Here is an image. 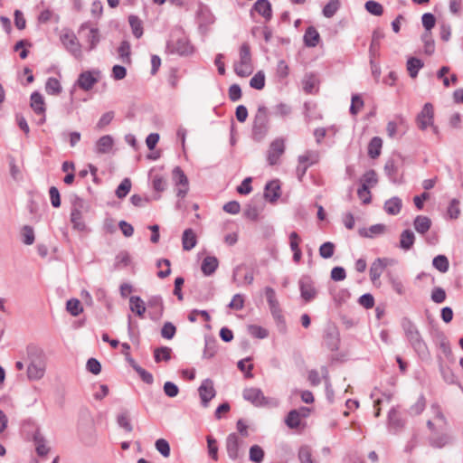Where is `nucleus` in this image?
I'll return each instance as SVG.
<instances>
[{"label":"nucleus","mask_w":463,"mask_h":463,"mask_svg":"<svg viewBox=\"0 0 463 463\" xmlns=\"http://www.w3.org/2000/svg\"><path fill=\"white\" fill-rule=\"evenodd\" d=\"M271 315L276 321L278 326H279L280 331L285 332L286 331V321L282 315V311L279 307L270 309Z\"/></svg>","instance_id":"obj_62"},{"label":"nucleus","mask_w":463,"mask_h":463,"mask_svg":"<svg viewBox=\"0 0 463 463\" xmlns=\"http://www.w3.org/2000/svg\"><path fill=\"white\" fill-rule=\"evenodd\" d=\"M265 452L259 445H252L249 451V459L253 463H261L263 461Z\"/></svg>","instance_id":"obj_42"},{"label":"nucleus","mask_w":463,"mask_h":463,"mask_svg":"<svg viewBox=\"0 0 463 463\" xmlns=\"http://www.w3.org/2000/svg\"><path fill=\"white\" fill-rule=\"evenodd\" d=\"M402 206V202L399 197H392L384 203V210L390 215H397Z\"/></svg>","instance_id":"obj_32"},{"label":"nucleus","mask_w":463,"mask_h":463,"mask_svg":"<svg viewBox=\"0 0 463 463\" xmlns=\"http://www.w3.org/2000/svg\"><path fill=\"white\" fill-rule=\"evenodd\" d=\"M298 459L300 463H318L312 454V449L309 446H301L298 449Z\"/></svg>","instance_id":"obj_41"},{"label":"nucleus","mask_w":463,"mask_h":463,"mask_svg":"<svg viewBox=\"0 0 463 463\" xmlns=\"http://www.w3.org/2000/svg\"><path fill=\"white\" fill-rule=\"evenodd\" d=\"M197 237L193 229H185L182 236V245L184 250H191L196 246Z\"/></svg>","instance_id":"obj_25"},{"label":"nucleus","mask_w":463,"mask_h":463,"mask_svg":"<svg viewBox=\"0 0 463 463\" xmlns=\"http://www.w3.org/2000/svg\"><path fill=\"white\" fill-rule=\"evenodd\" d=\"M285 141L281 137L274 139L269 147L267 161L269 165H275L279 163L280 156L285 152Z\"/></svg>","instance_id":"obj_9"},{"label":"nucleus","mask_w":463,"mask_h":463,"mask_svg":"<svg viewBox=\"0 0 463 463\" xmlns=\"http://www.w3.org/2000/svg\"><path fill=\"white\" fill-rule=\"evenodd\" d=\"M219 265V261L214 256H207L205 257L201 265L202 272L205 276H211L215 272Z\"/></svg>","instance_id":"obj_26"},{"label":"nucleus","mask_w":463,"mask_h":463,"mask_svg":"<svg viewBox=\"0 0 463 463\" xmlns=\"http://www.w3.org/2000/svg\"><path fill=\"white\" fill-rule=\"evenodd\" d=\"M130 361L133 369L138 373L141 380L147 384H152L154 382L152 373L142 368L140 365L135 364L134 360L131 359Z\"/></svg>","instance_id":"obj_47"},{"label":"nucleus","mask_w":463,"mask_h":463,"mask_svg":"<svg viewBox=\"0 0 463 463\" xmlns=\"http://www.w3.org/2000/svg\"><path fill=\"white\" fill-rule=\"evenodd\" d=\"M320 41V35L314 26H308L304 34V43L307 47H316Z\"/></svg>","instance_id":"obj_29"},{"label":"nucleus","mask_w":463,"mask_h":463,"mask_svg":"<svg viewBox=\"0 0 463 463\" xmlns=\"http://www.w3.org/2000/svg\"><path fill=\"white\" fill-rule=\"evenodd\" d=\"M129 307L132 312L140 317H143L146 312L145 303L138 296H131L129 298Z\"/></svg>","instance_id":"obj_31"},{"label":"nucleus","mask_w":463,"mask_h":463,"mask_svg":"<svg viewBox=\"0 0 463 463\" xmlns=\"http://www.w3.org/2000/svg\"><path fill=\"white\" fill-rule=\"evenodd\" d=\"M118 54L119 59L124 63L129 64L131 62V46L128 41H122L118 48Z\"/></svg>","instance_id":"obj_37"},{"label":"nucleus","mask_w":463,"mask_h":463,"mask_svg":"<svg viewBox=\"0 0 463 463\" xmlns=\"http://www.w3.org/2000/svg\"><path fill=\"white\" fill-rule=\"evenodd\" d=\"M384 172L389 179L396 183L399 180V167L393 159H389L384 165Z\"/></svg>","instance_id":"obj_36"},{"label":"nucleus","mask_w":463,"mask_h":463,"mask_svg":"<svg viewBox=\"0 0 463 463\" xmlns=\"http://www.w3.org/2000/svg\"><path fill=\"white\" fill-rule=\"evenodd\" d=\"M335 244L331 241H326V242H324L320 247H319V255L323 258V259H329L331 258L334 253H335Z\"/></svg>","instance_id":"obj_60"},{"label":"nucleus","mask_w":463,"mask_h":463,"mask_svg":"<svg viewBox=\"0 0 463 463\" xmlns=\"http://www.w3.org/2000/svg\"><path fill=\"white\" fill-rule=\"evenodd\" d=\"M198 393L201 399V404L206 408L209 402L215 397L216 391L213 386V382L211 379H205L202 382L198 388Z\"/></svg>","instance_id":"obj_12"},{"label":"nucleus","mask_w":463,"mask_h":463,"mask_svg":"<svg viewBox=\"0 0 463 463\" xmlns=\"http://www.w3.org/2000/svg\"><path fill=\"white\" fill-rule=\"evenodd\" d=\"M432 265L439 271L445 273L449 270V262L445 255H438L432 260Z\"/></svg>","instance_id":"obj_49"},{"label":"nucleus","mask_w":463,"mask_h":463,"mask_svg":"<svg viewBox=\"0 0 463 463\" xmlns=\"http://www.w3.org/2000/svg\"><path fill=\"white\" fill-rule=\"evenodd\" d=\"M117 422L118 426L124 429L127 432H131L133 430L128 411H124L118 415Z\"/></svg>","instance_id":"obj_51"},{"label":"nucleus","mask_w":463,"mask_h":463,"mask_svg":"<svg viewBox=\"0 0 463 463\" xmlns=\"http://www.w3.org/2000/svg\"><path fill=\"white\" fill-rule=\"evenodd\" d=\"M269 115L264 105L258 107L252 122L251 137L256 142L262 141L269 131Z\"/></svg>","instance_id":"obj_3"},{"label":"nucleus","mask_w":463,"mask_h":463,"mask_svg":"<svg viewBox=\"0 0 463 463\" xmlns=\"http://www.w3.org/2000/svg\"><path fill=\"white\" fill-rule=\"evenodd\" d=\"M131 189V181L129 178H125L116 189V195L118 198L122 199L127 196Z\"/></svg>","instance_id":"obj_56"},{"label":"nucleus","mask_w":463,"mask_h":463,"mask_svg":"<svg viewBox=\"0 0 463 463\" xmlns=\"http://www.w3.org/2000/svg\"><path fill=\"white\" fill-rule=\"evenodd\" d=\"M45 373V365L42 360L31 361L27 367V376L30 380H40Z\"/></svg>","instance_id":"obj_19"},{"label":"nucleus","mask_w":463,"mask_h":463,"mask_svg":"<svg viewBox=\"0 0 463 463\" xmlns=\"http://www.w3.org/2000/svg\"><path fill=\"white\" fill-rule=\"evenodd\" d=\"M415 242V235L410 229L402 232L400 235V248L403 250H410Z\"/></svg>","instance_id":"obj_28"},{"label":"nucleus","mask_w":463,"mask_h":463,"mask_svg":"<svg viewBox=\"0 0 463 463\" xmlns=\"http://www.w3.org/2000/svg\"><path fill=\"white\" fill-rule=\"evenodd\" d=\"M325 345L330 351H336L339 348V332L335 327L327 328L323 335Z\"/></svg>","instance_id":"obj_16"},{"label":"nucleus","mask_w":463,"mask_h":463,"mask_svg":"<svg viewBox=\"0 0 463 463\" xmlns=\"http://www.w3.org/2000/svg\"><path fill=\"white\" fill-rule=\"evenodd\" d=\"M130 263V256L128 251H120L115 258V268L121 269L128 267Z\"/></svg>","instance_id":"obj_55"},{"label":"nucleus","mask_w":463,"mask_h":463,"mask_svg":"<svg viewBox=\"0 0 463 463\" xmlns=\"http://www.w3.org/2000/svg\"><path fill=\"white\" fill-rule=\"evenodd\" d=\"M66 310L72 316L77 317L82 313L83 308L80 301L77 298H71L66 303Z\"/></svg>","instance_id":"obj_48"},{"label":"nucleus","mask_w":463,"mask_h":463,"mask_svg":"<svg viewBox=\"0 0 463 463\" xmlns=\"http://www.w3.org/2000/svg\"><path fill=\"white\" fill-rule=\"evenodd\" d=\"M265 296H266V299L269 304V309H273V308L279 307V303L276 297V292L272 288L266 287Z\"/></svg>","instance_id":"obj_61"},{"label":"nucleus","mask_w":463,"mask_h":463,"mask_svg":"<svg viewBox=\"0 0 463 463\" xmlns=\"http://www.w3.org/2000/svg\"><path fill=\"white\" fill-rule=\"evenodd\" d=\"M128 24H129V25L131 27V31H132L133 35L137 39L141 38L143 33H144V28H143V22H142V20L137 15L130 14L128 16Z\"/></svg>","instance_id":"obj_30"},{"label":"nucleus","mask_w":463,"mask_h":463,"mask_svg":"<svg viewBox=\"0 0 463 463\" xmlns=\"http://www.w3.org/2000/svg\"><path fill=\"white\" fill-rule=\"evenodd\" d=\"M280 196L279 181H270L265 185L264 197L270 203L276 202Z\"/></svg>","instance_id":"obj_22"},{"label":"nucleus","mask_w":463,"mask_h":463,"mask_svg":"<svg viewBox=\"0 0 463 463\" xmlns=\"http://www.w3.org/2000/svg\"><path fill=\"white\" fill-rule=\"evenodd\" d=\"M449 442V435L442 433L439 435H436L435 433L433 436L430 438V444L434 448H443Z\"/></svg>","instance_id":"obj_53"},{"label":"nucleus","mask_w":463,"mask_h":463,"mask_svg":"<svg viewBox=\"0 0 463 463\" xmlns=\"http://www.w3.org/2000/svg\"><path fill=\"white\" fill-rule=\"evenodd\" d=\"M319 161V153L315 150H307L303 155L298 156V162L300 164L309 165V167L316 165Z\"/></svg>","instance_id":"obj_33"},{"label":"nucleus","mask_w":463,"mask_h":463,"mask_svg":"<svg viewBox=\"0 0 463 463\" xmlns=\"http://www.w3.org/2000/svg\"><path fill=\"white\" fill-rule=\"evenodd\" d=\"M431 224V220L425 215H417L413 220L414 229L421 235L425 234L430 229Z\"/></svg>","instance_id":"obj_23"},{"label":"nucleus","mask_w":463,"mask_h":463,"mask_svg":"<svg viewBox=\"0 0 463 463\" xmlns=\"http://www.w3.org/2000/svg\"><path fill=\"white\" fill-rule=\"evenodd\" d=\"M301 421V414L298 410H291L286 419L285 423L289 429H297L299 427Z\"/></svg>","instance_id":"obj_40"},{"label":"nucleus","mask_w":463,"mask_h":463,"mask_svg":"<svg viewBox=\"0 0 463 463\" xmlns=\"http://www.w3.org/2000/svg\"><path fill=\"white\" fill-rule=\"evenodd\" d=\"M248 331L251 336H253L255 338H259V339H264V338L268 337V335H269V332L267 329L263 328L260 326H257V325L249 326Z\"/></svg>","instance_id":"obj_57"},{"label":"nucleus","mask_w":463,"mask_h":463,"mask_svg":"<svg viewBox=\"0 0 463 463\" xmlns=\"http://www.w3.org/2000/svg\"><path fill=\"white\" fill-rule=\"evenodd\" d=\"M386 231V226L382 223L370 226L368 229H359L358 233L364 238H374L375 236L383 234Z\"/></svg>","instance_id":"obj_24"},{"label":"nucleus","mask_w":463,"mask_h":463,"mask_svg":"<svg viewBox=\"0 0 463 463\" xmlns=\"http://www.w3.org/2000/svg\"><path fill=\"white\" fill-rule=\"evenodd\" d=\"M402 327L404 331L406 340L418 357L422 361L430 359V353L429 347L417 326L410 318L403 317L402 320Z\"/></svg>","instance_id":"obj_1"},{"label":"nucleus","mask_w":463,"mask_h":463,"mask_svg":"<svg viewBox=\"0 0 463 463\" xmlns=\"http://www.w3.org/2000/svg\"><path fill=\"white\" fill-rule=\"evenodd\" d=\"M387 265L388 260L385 258H377L371 264L369 272L370 279L373 283L380 279Z\"/></svg>","instance_id":"obj_18"},{"label":"nucleus","mask_w":463,"mask_h":463,"mask_svg":"<svg viewBox=\"0 0 463 463\" xmlns=\"http://www.w3.org/2000/svg\"><path fill=\"white\" fill-rule=\"evenodd\" d=\"M298 285L301 298L305 302H310L317 297V291L310 276H302Z\"/></svg>","instance_id":"obj_11"},{"label":"nucleus","mask_w":463,"mask_h":463,"mask_svg":"<svg viewBox=\"0 0 463 463\" xmlns=\"http://www.w3.org/2000/svg\"><path fill=\"white\" fill-rule=\"evenodd\" d=\"M363 107H364L363 99L358 94L353 95L352 100H351V106H350V109H349L350 113L352 115H357Z\"/></svg>","instance_id":"obj_63"},{"label":"nucleus","mask_w":463,"mask_h":463,"mask_svg":"<svg viewBox=\"0 0 463 463\" xmlns=\"http://www.w3.org/2000/svg\"><path fill=\"white\" fill-rule=\"evenodd\" d=\"M60 40L66 51L75 59L79 61L82 59L81 44L72 31L63 30L60 35Z\"/></svg>","instance_id":"obj_7"},{"label":"nucleus","mask_w":463,"mask_h":463,"mask_svg":"<svg viewBox=\"0 0 463 463\" xmlns=\"http://www.w3.org/2000/svg\"><path fill=\"white\" fill-rule=\"evenodd\" d=\"M378 182L376 172L373 169L366 171L362 178L361 184L367 187H373Z\"/></svg>","instance_id":"obj_50"},{"label":"nucleus","mask_w":463,"mask_h":463,"mask_svg":"<svg viewBox=\"0 0 463 463\" xmlns=\"http://www.w3.org/2000/svg\"><path fill=\"white\" fill-rule=\"evenodd\" d=\"M407 71L411 78H416L419 71L424 66L423 61L416 57H410L407 61Z\"/></svg>","instance_id":"obj_35"},{"label":"nucleus","mask_w":463,"mask_h":463,"mask_svg":"<svg viewBox=\"0 0 463 463\" xmlns=\"http://www.w3.org/2000/svg\"><path fill=\"white\" fill-rule=\"evenodd\" d=\"M22 237L24 244L32 245L35 240L33 229L29 225L24 226L22 229Z\"/></svg>","instance_id":"obj_64"},{"label":"nucleus","mask_w":463,"mask_h":463,"mask_svg":"<svg viewBox=\"0 0 463 463\" xmlns=\"http://www.w3.org/2000/svg\"><path fill=\"white\" fill-rule=\"evenodd\" d=\"M225 449L230 459L236 461L243 458L245 443L242 439L235 432L230 433L226 437Z\"/></svg>","instance_id":"obj_6"},{"label":"nucleus","mask_w":463,"mask_h":463,"mask_svg":"<svg viewBox=\"0 0 463 463\" xmlns=\"http://www.w3.org/2000/svg\"><path fill=\"white\" fill-rule=\"evenodd\" d=\"M98 82V79L91 71H84L79 75L77 84L83 90H90Z\"/></svg>","instance_id":"obj_21"},{"label":"nucleus","mask_w":463,"mask_h":463,"mask_svg":"<svg viewBox=\"0 0 463 463\" xmlns=\"http://www.w3.org/2000/svg\"><path fill=\"white\" fill-rule=\"evenodd\" d=\"M82 206V201L77 198L73 203V207L71 213V222L72 223L73 229L83 232L86 230V224L82 218V213L80 208Z\"/></svg>","instance_id":"obj_14"},{"label":"nucleus","mask_w":463,"mask_h":463,"mask_svg":"<svg viewBox=\"0 0 463 463\" xmlns=\"http://www.w3.org/2000/svg\"><path fill=\"white\" fill-rule=\"evenodd\" d=\"M365 10L371 14L380 16L383 14V6L373 0H369L364 5Z\"/></svg>","instance_id":"obj_54"},{"label":"nucleus","mask_w":463,"mask_h":463,"mask_svg":"<svg viewBox=\"0 0 463 463\" xmlns=\"http://www.w3.org/2000/svg\"><path fill=\"white\" fill-rule=\"evenodd\" d=\"M339 0H329V2L324 6L322 14L326 18L333 17L340 8Z\"/></svg>","instance_id":"obj_46"},{"label":"nucleus","mask_w":463,"mask_h":463,"mask_svg":"<svg viewBox=\"0 0 463 463\" xmlns=\"http://www.w3.org/2000/svg\"><path fill=\"white\" fill-rule=\"evenodd\" d=\"M165 50L170 54L188 56L194 52V46L184 32L182 29H176L172 32L171 38L166 43Z\"/></svg>","instance_id":"obj_2"},{"label":"nucleus","mask_w":463,"mask_h":463,"mask_svg":"<svg viewBox=\"0 0 463 463\" xmlns=\"http://www.w3.org/2000/svg\"><path fill=\"white\" fill-rule=\"evenodd\" d=\"M240 59L234 62L233 68L235 73L241 78L250 76L254 70L250 45L249 43H242L239 50Z\"/></svg>","instance_id":"obj_4"},{"label":"nucleus","mask_w":463,"mask_h":463,"mask_svg":"<svg viewBox=\"0 0 463 463\" xmlns=\"http://www.w3.org/2000/svg\"><path fill=\"white\" fill-rule=\"evenodd\" d=\"M439 347L447 358L452 356V350L449 342L448 341L447 337L443 335V333H440L439 335Z\"/></svg>","instance_id":"obj_59"},{"label":"nucleus","mask_w":463,"mask_h":463,"mask_svg":"<svg viewBox=\"0 0 463 463\" xmlns=\"http://www.w3.org/2000/svg\"><path fill=\"white\" fill-rule=\"evenodd\" d=\"M172 349L167 346L156 348L154 351V359L156 363L162 361L168 362L171 359Z\"/></svg>","instance_id":"obj_43"},{"label":"nucleus","mask_w":463,"mask_h":463,"mask_svg":"<svg viewBox=\"0 0 463 463\" xmlns=\"http://www.w3.org/2000/svg\"><path fill=\"white\" fill-rule=\"evenodd\" d=\"M172 175L175 184L178 186L176 196L184 198L187 194L189 189V183L186 175L180 166H175L173 169Z\"/></svg>","instance_id":"obj_10"},{"label":"nucleus","mask_w":463,"mask_h":463,"mask_svg":"<svg viewBox=\"0 0 463 463\" xmlns=\"http://www.w3.org/2000/svg\"><path fill=\"white\" fill-rule=\"evenodd\" d=\"M383 140L379 137H373L368 145V156L375 159L381 155Z\"/></svg>","instance_id":"obj_34"},{"label":"nucleus","mask_w":463,"mask_h":463,"mask_svg":"<svg viewBox=\"0 0 463 463\" xmlns=\"http://www.w3.org/2000/svg\"><path fill=\"white\" fill-rule=\"evenodd\" d=\"M30 99L31 108L33 109L35 114L43 116L41 122H44L46 107L43 95L38 91H34L31 94Z\"/></svg>","instance_id":"obj_17"},{"label":"nucleus","mask_w":463,"mask_h":463,"mask_svg":"<svg viewBox=\"0 0 463 463\" xmlns=\"http://www.w3.org/2000/svg\"><path fill=\"white\" fill-rule=\"evenodd\" d=\"M426 408V398L424 394H420L417 402L410 407V414L418 416L423 412Z\"/></svg>","instance_id":"obj_52"},{"label":"nucleus","mask_w":463,"mask_h":463,"mask_svg":"<svg viewBox=\"0 0 463 463\" xmlns=\"http://www.w3.org/2000/svg\"><path fill=\"white\" fill-rule=\"evenodd\" d=\"M250 86L256 90H262L265 86V75L260 71L250 80Z\"/></svg>","instance_id":"obj_58"},{"label":"nucleus","mask_w":463,"mask_h":463,"mask_svg":"<svg viewBox=\"0 0 463 463\" xmlns=\"http://www.w3.org/2000/svg\"><path fill=\"white\" fill-rule=\"evenodd\" d=\"M45 90L49 95H59L61 92L60 81L54 77L48 78L45 83Z\"/></svg>","instance_id":"obj_45"},{"label":"nucleus","mask_w":463,"mask_h":463,"mask_svg":"<svg viewBox=\"0 0 463 463\" xmlns=\"http://www.w3.org/2000/svg\"><path fill=\"white\" fill-rule=\"evenodd\" d=\"M244 400L250 402L255 407H275L277 401L266 397L260 388H245L242 392Z\"/></svg>","instance_id":"obj_5"},{"label":"nucleus","mask_w":463,"mask_h":463,"mask_svg":"<svg viewBox=\"0 0 463 463\" xmlns=\"http://www.w3.org/2000/svg\"><path fill=\"white\" fill-rule=\"evenodd\" d=\"M114 146V140L111 136L105 135L96 142V151L99 154H107L110 152Z\"/></svg>","instance_id":"obj_27"},{"label":"nucleus","mask_w":463,"mask_h":463,"mask_svg":"<svg viewBox=\"0 0 463 463\" xmlns=\"http://www.w3.org/2000/svg\"><path fill=\"white\" fill-rule=\"evenodd\" d=\"M90 29L89 33L86 36V42L88 43L87 51L90 52L98 46L100 41L99 30L96 27H90V23L85 22L80 26V32Z\"/></svg>","instance_id":"obj_15"},{"label":"nucleus","mask_w":463,"mask_h":463,"mask_svg":"<svg viewBox=\"0 0 463 463\" xmlns=\"http://www.w3.org/2000/svg\"><path fill=\"white\" fill-rule=\"evenodd\" d=\"M33 441L35 443L36 447V453L40 457H43L48 454L50 451V448L46 446L44 438L39 433V431H36L33 435Z\"/></svg>","instance_id":"obj_38"},{"label":"nucleus","mask_w":463,"mask_h":463,"mask_svg":"<svg viewBox=\"0 0 463 463\" xmlns=\"http://www.w3.org/2000/svg\"><path fill=\"white\" fill-rule=\"evenodd\" d=\"M149 175L152 182V187L156 192L161 193L165 190L166 182L161 175L154 174L151 171Z\"/></svg>","instance_id":"obj_44"},{"label":"nucleus","mask_w":463,"mask_h":463,"mask_svg":"<svg viewBox=\"0 0 463 463\" xmlns=\"http://www.w3.org/2000/svg\"><path fill=\"white\" fill-rule=\"evenodd\" d=\"M252 10L260 14L266 21L272 18V8L269 0H257L252 6Z\"/></svg>","instance_id":"obj_20"},{"label":"nucleus","mask_w":463,"mask_h":463,"mask_svg":"<svg viewBox=\"0 0 463 463\" xmlns=\"http://www.w3.org/2000/svg\"><path fill=\"white\" fill-rule=\"evenodd\" d=\"M148 316L152 320H159L164 313V302L160 296H152L147 301Z\"/></svg>","instance_id":"obj_13"},{"label":"nucleus","mask_w":463,"mask_h":463,"mask_svg":"<svg viewBox=\"0 0 463 463\" xmlns=\"http://www.w3.org/2000/svg\"><path fill=\"white\" fill-rule=\"evenodd\" d=\"M434 122V108L430 102L424 104L420 112L416 117V124L419 129L424 131Z\"/></svg>","instance_id":"obj_8"},{"label":"nucleus","mask_w":463,"mask_h":463,"mask_svg":"<svg viewBox=\"0 0 463 463\" xmlns=\"http://www.w3.org/2000/svg\"><path fill=\"white\" fill-rule=\"evenodd\" d=\"M439 372L442 375L443 380L449 384H454L457 383V376L449 366L443 364V361L439 357Z\"/></svg>","instance_id":"obj_39"}]
</instances>
